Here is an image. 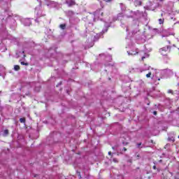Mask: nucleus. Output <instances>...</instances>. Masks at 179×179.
I'll list each match as a JSON object with an SVG mask.
<instances>
[{"mask_svg":"<svg viewBox=\"0 0 179 179\" xmlns=\"http://www.w3.org/2000/svg\"><path fill=\"white\" fill-rule=\"evenodd\" d=\"M150 76H152V73L150 72L146 75V78H150Z\"/></svg>","mask_w":179,"mask_h":179,"instance_id":"nucleus-20","label":"nucleus"},{"mask_svg":"<svg viewBox=\"0 0 179 179\" xmlns=\"http://www.w3.org/2000/svg\"><path fill=\"white\" fill-rule=\"evenodd\" d=\"M56 3H55V2H54V1H50V3H48L47 6H50V5H52V4L55 5Z\"/></svg>","mask_w":179,"mask_h":179,"instance_id":"nucleus-19","label":"nucleus"},{"mask_svg":"<svg viewBox=\"0 0 179 179\" xmlns=\"http://www.w3.org/2000/svg\"><path fill=\"white\" fill-rule=\"evenodd\" d=\"M94 41L99 40V37L96 38V36H94Z\"/></svg>","mask_w":179,"mask_h":179,"instance_id":"nucleus-32","label":"nucleus"},{"mask_svg":"<svg viewBox=\"0 0 179 179\" xmlns=\"http://www.w3.org/2000/svg\"><path fill=\"white\" fill-rule=\"evenodd\" d=\"M117 148H118V145H115V146L112 147V149L113 150H117Z\"/></svg>","mask_w":179,"mask_h":179,"instance_id":"nucleus-25","label":"nucleus"},{"mask_svg":"<svg viewBox=\"0 0 179 179\" xmlns=\"http://www.w3.org/2000/svg\"><path fill=\"white\" fill-rule=\"evenodd\" d=\"M159 24H163V23H164V19H159Z\"/></svg>","mask_w":179,"mask_h":179,"instance_id":"nucleus-17","label":"nucleus"},{"mask_svg":"<svg viewBox=\"0 0 179 179\" xmlns=\"http://www.w3.org/2000/svg\"><path fill=\"white\" fill-rule=\"evenodd\" d=\"M153 114H154V115H157V111H154Z\"/></svg>","mask_w":179,"mask_h":179,"instance_id":"nucleus-27","label":"nucleus"},{"mask_svg":"<svg viewBox=\"0 0 179 179\" xmlns=\"http://www.w3.org/2000/svg\"><path fill=\"white\" fill-rule=\"evenodd\" d=\"M14 69L15 71H19L20 69V66L19 65H15L14 66Z\"/></svg>","mask_w":179,"mask_h":179,"instance_id":"nucleus-16","label":"nucleus"},{"mask_svg":"<svg viewBox=\"0 0 179 179\" xmlns=\"http://www.w3.org/2000/svg\"><path fill=\"white\" fill-rule=\"evenodd\" d=\"M120 17H124V13H118L117 15L113 18L114 22H115V20H118Z\"/></svg>","mask_w":179,"mask_h":179,"instance_id":"nucleus-5","label":"nucleus"},{"mask_svg":"<svg viewBox=\"0 0 179 179\" xmlns=\"http://www.w3.org/2000/svg\"><path fill=\"white\" fill-rule=\"evenodd\" d=\"M123 150H124V152H127V148H123Z\"/></svg>","mask_w":179,"mask_h":179,"instance_id":"nucleus-33","label":"nucleus"},{"mask_svg":"<svg viewBox=\"0 0 179 179\" xmlns=\"http://www.w3.org/2000/svg\"><path fill=\"white\" fill-rule=\"evenodd\" d=\"M162 37H167V36L162 35Z\"/></svg>","mask_w":179,"mask_h":179,"instance_id":"nucleus-36","label":"nucleus"},{"mask_svg":"<svg viewBox=\"0 0 179 179\" xmlns=\"http://www.w3.org/2000/svg\"><path fill=\"white\" fill-rule=\"evenodd\" d=\"M4 134L5 135H8V134H9V130L8 129L4 130Z\"/></svg>","mask_w":179,"mask_h":179,"instance_id":"nucleus-24","label":"nucleus"},{"mask_svg":"<svg viewBox=\"0 0 179 179\" xmlns=\"http://www.w3.org/2000/svg\"><path fill=\"white\" fill-rule=\"evenodd\" d=\"M1 1H3V0H1ZM7 1H12V0H7Z\"/></svg>","mask_w":179,"mask_h":179,"instance_id":"nucleus-39","label":"nucleus"},{"mask_svg":"<svg viewBox=\"0 0 179 179\" xmlns=\"http://www.w3.org/2000/svg\"><path fill=\"white\" fill-rule=\"evenodd\" d=\"M168 141H169V142H174V141H175L174 137H173V136L169 137Z\"/></svg>","mask_w":179,"mask_h":179,"instance_id":"nucleus-14","label":"nucleus"},{"mask_svg":"<svg viewBox=\"0 0 179 179\" xmlns=\"http://www.w3.org/2000/svg\"><path fill=\"white\" fill-rule=\"evenodd\" d=\"M120 9H121L122 12H125V10H127V7H125L124 6V3H120Z\"/></svg>","mask_w":179,"mask_h":179,"instance_id":"nucleus-8","label":"nucleus"},{"mask_svg":"<svg viewBox=\"0 0 179 179\" xmlns=\"http://www.w3.org/2000/svg\"><path fill=\"white\" fill-rule=\"evenodd\" d=\"M123 139L122 141V145H124V146H127V145H128L129 143V136H126L125 137H123Z\"/></svg>","mask_w":179,"mask_h":179,"instance_id":"nucleus-2","label":"nucleus"},{"mask_svg":"<svg viewBox=\"0 0 179 179\" xmlns=\"http://www.w3.org/2000/svg\"><path fill=\"white\" fill-rule=\"evenodd\" d=\"M67 16H69L70 17L73 16V15H75V12H73V10H69L66 13Z\"/></svg>","mask_w":179,"mask_h":179,"instance_id":"nucleus-9","label":"nucleus"},{"mask_svg":"<svg viewBox=\"0 0 179 179\" xmlns=\"http://www.w3.org/2000/svg\"><path fill=\"white\" fill-rule=\"evenodd\" d=\"M53 134H58V132H57V131H53Z\"/></svg>","mask_w":179,"mask_h":179,"instance_id":"nucleus-34","label":"nucleus"},{"mask_svg":"<svg viewBox=\"0 0 179 179\" xmlns=\"http://www.w3.org/2000/svg\"><path fill=\"white\" fill-rule=\"evenodd\" d=\"M150 6H152V5H150Z\"/></svg>","mask_w":179,"mask_h":179,"instance_id":"nucleus-47","label":"nucleus"},{"mask_svg":"<svg viewBox=\"0 0 179 179\" xmlns=\"http://www.w3.org/2000/svg\"><path fill=\"white\" fill-rule=\"evenodd\" d=\"M161 16H163V13L161 14Z\"/></svg>","mask_w":179,"mask_h":179,"instance_id":"nucleus-41","label":"nucleus"},{"mask_svg":"<svg viewBox=\"0 0 179 179\" xmlns=\"http://www.w3.org/2000/svg\"><path fill=\"white\" fill-rule=\"evenodd\" d=\"M61 85H62V81H60V82L56 85V87H59V86H61Z\"/></svg>","mask_w":179,"mask_h":179,"instance_id":"nucleus-21","label":"nucleus"},{"mask_svg":"<svg viewBox=\"0 0 179 179\" xmlns=\"http://www.w3.org/2000/svg\"><path fill=\"white\" fill-rule=\"evenodd\" d=\"M136 148H137L138 149H141V148H143V145H142V143H137V144H136Z\"/></svg>","mask_w":179,"mask_h":179,"instance_id":"nucleus-12","label":"nucleus"},{"mask_svg":"<svg viewBox=\"0 0 179 179\" xmlns=\"http://www.w3.org/2000/svg\"><path fill=\"white\" fill-rule=\"evenodd\" d=\"M168 93H173V90H169L168 91Z\"/></svg>","mask_w":179,"mask_h":179,"instance_id":"nucleus-30","label":"nucleus"},{"mask_svg":"<svg viewBox=\"0 0 179 179\" xmlns=\"http://www.w3.org/2000/svg\"><path fill=\"white\" fill-rule=\"evenodd\" d=\"M108 30V29H106L104 31H102V33H106V31H107Z\"/></svg>","mask_w":179,"mask_h":179,"instance_id":"nucleus-29","label":"nucleus"},{"mask_svg":"<svg viewBox=\"0 0 179 179\" xmlns=\"http://www.w3.org/2000/svg\"><path fill=\"white\" fill-rule=\"evenodd\" d=\"M136 159H140L141 155L139 154H136Z\"/></svg>","mask_w":179,"mask_h":179,"instance_id":"nucleus-26","label":"nucleus"},{"mask_svg":"<svg viewBox=\"0 0 179 179\" xmlns=\"http://www.w3.org/2000/svg\"><path fill=\"white\" fill-rule=\"evenodd\" d=\"M130 13L132 14V15H129L127 17H134V16H139L141 15V12L139 10L137 11H130Z\"/></svg>","mask_w":179,"mask_h":179,"instance_id":"nucleus-4","label":"nucleus"},{"mask_svg":"<svg viewBox=\"0 0 179 179\" xmlns=\"http://www.w3.org/2000/svg\"><path fill=\"white\" fill-rule=\"evenodd\" d=\"M21 65H25V66H29V63L24 62H21Z\"/></svg>","mask_w":179,"mask_h":179,"instance_id":"nucleus-18","label":"nucleus"},{"mask_svg":"<svg viewBox=\"0 0 179 179\" xmlns=\"http://www.w3.org/2000/svg\"><path fill=\"white\" fill-rule=\"evenodd\" d=\"M166 50H169V46L167 48H163L161 49V51H166Z\"/></svg>","mask_w":179,"mask_h":179,"instance_id":"nucleus-22","label":"nucleus"},{"mask_svg":"<svg viewBox=\"0 0 179 179\" xmlns=\"http://www.w3.org/2000/svg\"><path fill=\"white\" fill-rule=\"evenodd\" d=\"M161 2H163V0H160Z\"/></svg>","mask_w":179,"mask_h":179,"instance_id":"nucleus-40","label":"nucleus"},{"mask_svg":"<svg viewBox=\"0 0 179 179\" xmlns=\"http://www.w3.org/2000/svg\"><path fill=\"white\" fill-rule=\"evenodd\" d=\"M103 12L100 10H96L94 13V20H99L100 19L101 20V17H103Z\"/></svg>","mask_w":179,"mask_h":179,"instance_id":"nucleus-1","label":"nucleus"},{"mask_svg":"<svg viewBox=\"0 0 179 179\" xmlns=\"http://www.w3.org/2000/svg\"><path fill=\"white\" fill-rule=\"evenodd\" d=\"M144 58H145V57H142V59H144Z\"/></svg>","mask_w":179,"mask_h":179,"instance_id":"nucleus-37","label":"nucleus"},{"mask_svg":"<svg viewBox=\"0 0 179 179\" xmlns=\"http://www.w3.org/2000/svg\"><path fill=\"white\" fill-rule=\"evenodd\" d=\"M24 23L25 26H30V20L29 19L24 20Z\"/></svg>","mask_w":179,"mask_h":179,"instance_id":"nucleus-10","label":"nucleus"},{"mask_svg":"<svg viewBox=\"0 0 179 179\" xmlns=\"http://www.w3.org/2000/svg\"><path fill=\"white\" fill-rule=\"evenodd\" d=\"M113 162H114V163H118V159H117V158H113Z\"/></svg>","mask_w":179,"mask_h":179,"instance_id":"nucleus-23","label":"nucleus"},{"mask_svg":"<svg viewBox=\"0 0 179 179\" xmlns=\"http://www.w3.org/2000/svg\"><path fill=\"white\" fill-rule=\"evenodd\" d=\"M134 3L135 6H141L142 5V2L139 0H135L134 1Z\"/></svg>","mask_w":179,"mask_h":179,"instance_id":"nucleus-7","label":"nucleus"},{"mask_svg":"<svg viewBox=\"0 0 179 179\" xmlns=\"http://www.w3.org/2000/svg\"><path fill=\"white\" fill-rule=\"evenodd\" d=\"M178 138H179V136H178Z\"/></svg>","mask_w":179,"mask_h":179,"instance_id":"nucleus-48","label":"nucleus"},{"mask_svg":"<svg viewBox=\"0 0 179 179\" xmlns=\"http://www.w3.org/2000/svg\"><path fill=\"white\" fill-rule=\"evenodd\" d=\"M152 169H153L154 170H156V166H155V165H154V166H152Z\"/></svg>","mask_w":179,"mask_h":179,"instance_id":"nucleus-31","label":"nucleus"},{"mask_svg":"<svg viewBox=\"0 0 179 179\" xmlns=\"http://www.w3.org/2000/svg\"><path fill=\"white\" fill-rule=\"evenodd\" d=\"M66 3L68 6H75L76 5V1L75 0H66Z\"/></svg>","mask_w":179,"mask_h":179,"instance_id":"nucleus-3","label":"nucleus"},{"mask_svg":"<svg viewBox=\"0 0 179 179\" xmlns=\"http://www.w3.org/2000/svg\"><path fill=\"white\" fill-rule=\"evenodd\" d=\"M154 30H157V29H154Z\"/></svg>","mask_w":179,"mask_h":179,"instance_id":"nucleus-43","label":"nucleus"},{"mask_svg":"<svg viewBox=\"0 0 179 179\" xmlns=\"http://www.w3.org/2000/svg\"><path fill=\"white\" fill-rule=\"evenodd\" d=\"M157 6H155L154 8H156Z\"/></svg>","mask_w":179,"mask_h":179,"instance_id":"nucleus-46","label":"nucleus"},{"mask_svg":"<svg viewBox=\"0 0 179 179\" xmlns=\"http://www.w3.org/2000/svg\"><path fill=\"white\" fill-rule=\"evenodd\" d=\"M108 155H109V156H112L113 157V155H112L110 151L108 152Z\"/></svg>","mask_w":179,"mask_h":179,"instance_id":"nucleus-28","label":"nucleus"},{"mask_svg":"<svg viewBox=\"0 0 179 179\" xmlns=\"http://www.w3.org/2000/svg\"><path fill=\"white\" fill-rule=\"evenodd\" d=\"M17 58H20L21 55H23L24 58H26V55H24V51L18 52L16 53Z\"/></svg>","mask_w":179,"mask_h":179,"instance_id":"nucleus-6","label":"nucleus"},{"mask_svg":"<svg viewBox=\"0 0 179 179\" xmlns=\"http://www.w3.org/2000/svg\"><path fill=\"white\" fill-rule=\"evenodd\" d=\"M59 27L62 29V30H65V27H66V25L65 24H62L59 25Z\"/></svg>","mask_w":179,"mask_h":179,"instance_id":"nucleus-15","label":"nucleus"},{"mask_svg":"<svg viewBox=\"0 0 179 179\" xmlns=\"http://www.w3.org/2000/svg\"><path fill=\"white\" fill-rule=\"evenodd\" d=\"M128 55H131V53L129 52Z\"/></svg>","mask_w":179,"mask_h":179,"instance_id":"nucleus-38","label":"nucleus"},{"mask_svg":"<svg viewBox=\"0 0 179 179\" xmlns=\"http://www.w3.org/2000/svg\"><path fill=\"white\" fill-rule=\"evenodd\" d=\"M37 16H38V17H41V16H45V13H43V12L39 11L38 13H37Z\"/></svg>","mask_w":179,"mask_h":179,"instance_id":"nucleus-11","label":"nucleus"},{"mask_svg":"<svg viewBox=\"0 0 179 179\" xmlns=\"http://www.w3.org/2000/svg\"><path fill=\"white\" fill-rule=\"evenodd\" d=\"M121 155H122V152H120Z\"/></svg>","mask_w":179,"mask_h":179,"instance_id":"nucleus-45","label":"nucleus"},{"mask_svg":"<svg viewBox=\"0 0 179 179\" xmlns=\"http://www.w3.org/2000/svg\"><path fill=\"white\" fill-rule=\"evenodd\" d=\"M97 37H99L98 36H96V38H97Z\"/></svg>","mask_w":179,"mask_h":179,"instance_id":"nucleus-44","label":"nucleus"},{"mask_svg":"<svg viewBox=\"0 0 179 179\" xmlns=\"http://www.w3.org/2000/svg\"><path fill=\"white\" fill-rule=\"evenodd\" d=\"M36 22H38V20H37V19L36 20Z\"/></svg>","mask_w":179,"mask_h":179,"instance_id":"nucleus-42","label":"nucleus"},{"mask_svg":"<svg viewBox=\"0 0 179 179\" xmlns=\"http://www.w3.org/2000/svg\"><path fill=\"white\" fill-rule=\"evenodd\" d=\"M90 47H93V45H91V46H88L87 48H90Z\"/></svg>","mask_w":179,"mask_h":179,"instance_id":"nucleus-35","label":"nucleus"},{"mask_svg":"<svg viewBox=\"0 0 179 179\" xmlns=\"http://www.w3.org/2000/svg\"><path fill=\"white\" fill-rule=\"evenodd\" d=\"M20 122H21L22 124H24V122H26V118H24V117L20 118Z\"/></svg>","mask_w":179,"mask_h":179,"instance_id":"nucleus-13","label":"nucleus"}]
</instances>
